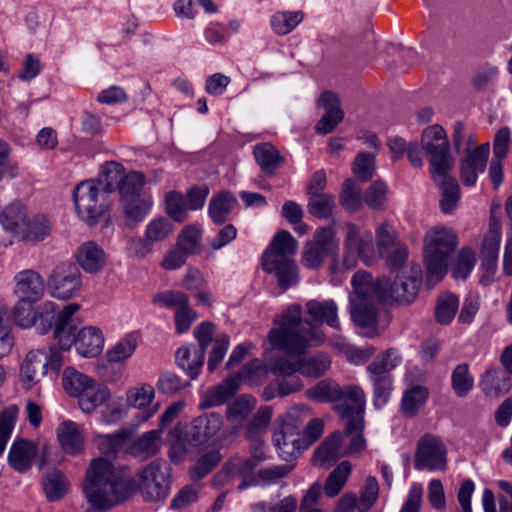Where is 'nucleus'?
Segmentation results:
<instances>
[{"label": "nucleus", "instance_id": "13d9d810", "mask_svg": "<svg viewBox=\"0 0 512 512\" xmlns=\"http://www.w3.org/2000/svg\"><path fill=\"white\" fill-rule=\"evenodd\" d=\"M271 417L272 409L270 407L264 406L259 408L245 428V437L253 440L263 434L267 430Z\"/></svg>", "mask_w": 512, "mask_h": 512}, {"label": "nucleus", "instance_id": "09e8293b", "mask_svg": "<svg viewBox=\"0 0 512 512\" xmlns=\"http://www.w3.org/2000/svg\"><path fill=\"white\" fill-rule=\"evenodd\" d=\"M146 177L138 171H130L125 173L116 191L122 200L141 197V191L145 184Z\"/></svg>", "mask_w": 512, "mask_h": 512}, {"label": "nucleus", "instance_id": "5fc2aeb1", "mask_svg": "<svg viewBox=\"0 0 512 512\" xmlns=\"http://www.w3.org/2000/svg\"><path fill=\"white\" fill-rule=\"evenodd\" d=\"M459 307L458 298L452 293L439 296L435 306V319L441 325L449 324Z\"/></svg>", "mask_w": 512, "mask_h": 512}, {"label": "nucleus", "instance_id": "c03bdc74", "mask_svg": "<svg viewBox=\"0 0 512 512\" xmlns=\"http://www.w3.org/2000/svg\"><path fill=\"white\" fill-rule=\"evenodd\" d=\"M351 469L349 461H342L333 469L322 488L326 496L335 497L341 492L351 473Z\"/></svg>", "mask_w": 512, "mask_h": 512}, {"label": "nucleus", "instance_id": "69168bd1", "mask_svg": "<svg viewBox=\"0 0 512 512\" xmlns=\"http://www.w3.org/2000/svg\"><path fill=\"white\" fill-rule=\"evenodd\" d=\"M166 213L173 220L183 222L187 218V207L184 196L176 191H171L165 197Z\"/></svg>", "mask_w": 512, "mask_h": 512}, {"label": "nucleus", "instance_id": "a878e982", "mask_svg": "<svg viewBox=\"0 0 512 512\" xmlns=\"http://www.w3.org/2000/svg\"><path fill=\"white\" fill-rule=\"evenodd\" d=\"M479 387L486 396L498 398L509 392L511 379L499 368H491L481 376Z\"/></svg>", "mask_w": 512, "mask_h": 512}, {"label": "nucleus", "instance_id": "f3484780", "mask_svg": "<svg viewBox=\"0 0 512 512\" xmlns=\"http://www.w3.org/2000/svg\"><path fill=\"white\" fill-rule=\"evenodd\" d=\"M489 143L481 144L460 161V178L465 186L475 185L478 173L483 172L489 157Z\"/></svg>", "mask_w": 512, "mask_h": 512}, {"label": "nucleus", "instance_id": "338daca9", "mask_svg": "<svg viewBox=\"0 0 512 512\" xmlns=\"http://www.w3.org/2000/svg\"><path fill=\"white\" fill-rule=\"evenodd\" d=\"M475 253L470 248H462L452 268L454 279H465L475 266Z\"/></svg>", "mask_w": 512, "mask_h": 512}, {"label": "nucleus", "instance_id": "c9c22d12", "mask_svg": "<svg viewBox=\"0 0 512 512\" xmlns=\"http://www.w3.org/2000/svg\"><path fill=\"white\" fill-rule=\"evenodd\" d=\"M291 469L292 467L289 465H277L260 469L254 475L250 476L249 479H242L237 489L243 491L250 486L272 483L278 479L284 478Z\"/></svg>", "mask_w": 512, "mask_h": 512}, {"label": "nucleus", "instance_id": "bb28decb", "mask_svg": "<svg viewBox=\"0 0 512 512\" xmlns=\"http://www.w3.org/2000/svg\"><path fill=\"white\" fill-rule=\"evenodd\" d=\"M74 346L81 356L96 357L103 350L104 337L97 327H84L78 331V338Z\"/></svg>", "mask_w": 512, "mask_h": 512}, {"label": "nucleus", "instance_id": "6ab92c4d", "mask_svg": "<svg viewBox=\"0 0 512 512\" xmlns=\"http://www.w3.org/2000/svg\"><path fill=\"white\" fill-rule=\"evenodd\" d=\"M48 370L47 354L43 350L30 351L20 368L22 386L29 390L46 375Z\"/></svg>", "mask_w": 512, "mask_h": 512}, {"label": "nucleus", "instance_id": "052dcab7", "mask_svg": "<svg viewBox=\"0 0 512 512\" xmlns=\"http://www.w3.org/2000/svg\"><path fill=\"white\" fill-rule=\"evenodd\" d=\"M137 344V336L135 334H128L108 350V361L117 363L128 359L135 351Z\"/></svg>", "mask_w": 512, "mask_h": 512}, {"label": "nucleus", "instance_id": "0e129e2a", "mask_svg": "<svg viewBox=\"0 0 512 512\" xmlns=\"http://www.w3.org/2000/svg\"><path fill=\"white\" fill-rule=\"evenodd\" d=\"M221 455L218 451L212 450L201 456L195 465L190 469V477L193 480H200L208 475L220 462Z\"/></svg>", "mask_w": 512, "mask_h": 512}, {"label": "nucleus", "instance_id": "774afa93", "mask_svg": "<svg viewBox=\"0 0 512 512\" xmlns=\"http://www.w3.org/2000/svg\"><path fill=\"white\" fill-rule=\"evenodd\" d=\"M387 185L382 181L373 182L364 194V201L371 209H381L386 201Z\"/></svg>", "mask_w": 512, "mask_h": 512}, {"label": "nucleus", "instance_id": "a18cd8bd", "mask_svg": "<svg viewBox=\"0 0 512 512\" xmlns=\"http://www.w3.org/2000/svg\"><path fill=\"white\" fill-rule=\"evenodd\" d=\"M125 174L124 167L118 162H107L102 169L99 179L95 180L102 191L107 195L115 192Z\"/></svg>", "mask_w": 512, "mask_h": 512}, {"label": "nucleus", "instance_id": "7c9ffc66", "mask_svg": "<svg viewBox=\"0 0 512 512\" xmlns=\"http://www.w3.org/2000/svg\"><path fill=\"white\" fill-rule=\"evenodd\" d=\"M237 200L235 196L229 191H221L212 196L208 206V214L216 225L224 224L233 208L235 207Z\"/></svg>", "mask_w": 512, "mask_h": 512}, {"label": "nucleus", "instance_id": "c756f323", "mask_svg": "<svg viewBox=\"0 0 512 512\" xmlns=\"http://www.w3.org/2000/svg\"><path fill=\"white\" fill-rule=\"evenodd\" d=\"M432 178L442 190L441 211L445 214L452 213L456 209L460 198V188L457 180L451 176V171H446L443 177L432 175Z\"/></svg>", "mask_w": 512, "mask_h": 512}, {"label": "nucleus", "instance_id": "dca6fc26", "mask_svg": "<svg viewBox=\"0 0 512 512\" xmlns=\"http://www.w3.org/2000/svg\"><path fill=\"white\" fill-rule=\"evenodd\" d=\"M14 294L19 299L38 302L45 292V281L35 270L26 269L14 276Z\"/></svg>", "mask_w": 512, "mask_h": 512}, {"label": "nucleus", "instance_id": "58836bf2", "mask_svg": "<svg viewBox=\"0 0 512 512\" xmlns=\"http://www.w3.org/2000/svg\"><path fill=\"white\" fill-rule=\"evenodd\" d=\"M122 202L125 225L129 229H134L146 217L151 202L141 197L122 200Z\"/></svg>", "mask_w": 512, "mask_h": 512}, {"label": "nucleus", "instance_id": "4c0bfd02", "mask_svg": "<svg viewBox=\"0 0 512 512\" xmlns=\"http://www.w3.org/2000/svg\"><path fill=\"white\" fill-rule=\"evenodd\" d=\"M51 231V221L45 215L37 214L28 219L21 234L25 241L38 243L45 240L51 234Z\"/></svg>", "mask_w": 512, "mask_h": 512}, {"label": "nucleus", "instance_id": "f704fd0d", "mask_svg": "<svg viewBox=\"0 0 512 512\" xmlns=\"http://www.w3.org/2000/svg\"><path fill=\"white\" fill-rule=\"evenodd\" d=\"M342 443L343 437L341 433L335 432L331 434L316 449L314 461L320 466H326L331 462H335L342 455Z\"/></svg>", "mask_w": 512, "mask_h": 512}, {"label": "nucleus", "instance_id": "39448f33", "mask_svg": "<svg viewBox=\"0 0 512 512\" xmlns=\"http://www.w3.org/2000/svg\"><path fill=\"white\" fill-rule=\"evenodd\" d=\"M73 200L78 216L93 226L104 218L109 210L106 194L95 180L80 182L73 191Z\"/></svg>", "mask_w": 512, "mask_h": 512}, {"label": "nucleus", "instance_id": "b1692460", "mask_svg": "<svg viewBox=\"0 0 512 512\" xmlns=\"http://www.w3.org/2000/svg\"><path fill=\"white\" fill-rule=\"evenodd\" d=\"M57 437L62 449L70 455H77L84 449V430L73 421L62 422L57 428Z\"/></svg>", "mask_w": 512, "mask_h": 512}, {"label": "nucleus", "instance_id": "2eb2a0df", "mask_svg": "<svg viewBox=\"0 0 512 512\" xmlns=\"http://www.w3.org/2000/svg\"><path fill=\"white\" fill-rule=\"evenodd\" d=\"M80 310V305L70 303L63 307L52 321L54 339L57 340L60 350L68 351L75 345L80 330V321L75 314Z\"/></svg>", "mask_w": 512, "mask_h": 512}, {"label": "nucleus", "instance_id": "de8ad7c7", "mask_svg": "<svg viewBox=\"0 0 512 512\" xmlns=\"http://www.w3.org/2000/svg\"><path fill=\"white\" fill-rule=\"evenodd\" d=\"M428 395L429 392L427 388L420 385H415L406 390L401 402L402 413L407 417H414L417 415L419 409L424 405L428 398Z\"/></svg>", "mask_w": 512, "mask_h": 512}, {"label": "nucleus", "instance_id": "f8f14e48", "mask_svg": "<svg viewBox=\"0 0 512 512\" xmlns=\"http://www.w3.org/2000/svg\"><path fill=\"white\" fill-rule=\"evenodd\" d=\"M30 300L19 299L13 307V317L15 323L21 328H30L36 325V329L45 334L52 328V321L55 317L57 305L54 302H45L41 311H35Z\"/></svg>", "mask_w": 512, "mask_h": 512}, {"label": "nucleus", "instance_id": "20e7f679", "mask_svg": "<svg viewBox=\"0 0 512 512\" xmlns=\"http://www.w3.org/2000/svg\"><path fill=\"white\" fill-rule=\"evenodd\" d=\"M457 247L456 234L445 227L436 226L424 239V262L427 281L435 285L447 273V262Z\"/></svg>", "mask_w": 512, "mask_h": 512}, {"label": "nucleus", "instance_id": "4d7b16f0", "mask_svg": "<svg viewBox=\"0 0 512 512\" xmlns=\"http://www.w3.org/2000/svg\"><path fill=\"white\" fill-rule=\"evenodd\" d=\"M92 380L93 379L76 371L74 368L67 367L63 373L62 385L68 394L78 397Z\"/></svg>", "mask_w": 512, "mask_h": 512}, {"label": "nucleus", "instance_id": "79ce46f5", "mask_svg": "<svg viewBox=\"0 0 512 512\" xmlns=\"http://www.w3.org/2000/svg\"><path fill=\"white\" fill-rule=\"evenodd\" d=\"M336 207L335 197L330 193L308 196L307 211L317 219H328Z\"/></svg>", "mask_w": 512, "mask_h": 512}, {"label": "nucleus", "instance_id": "4468645a", "mask_svg": "<svg viewBox=\"0 0 512 512\" xmlns=\"http://www.w3.org/2000/svg\"><path fill=\"white\" fill-rule=\"evenodd\" d=\"M50 294L61 300H68L79 294L82 276L79 268L72 263L57 265L48 277Z\"/></svg>", "mask_w": 512, "mask_h": 512}, {"label": "nucleus", "instance_id": "5701e85b", "mask_svg": "<svg viewBox=\"0 0 512 512\" xmlns=\"http://www.w3.org/2000/svg\"><path fill=\"white\" fill-rule=\"evenodd\" d=\"M37 452V445L33 441L16 439L9 450L8 463L15 471L23 473L30 469Z\"/></svg>", "mask_w": 512, "mask_h": 512}, {"label": "nucleus", "instance_id": "a19ab883", "mask_svg": "<svg viewBox=\"0 0 512 512\" xmlns=\"http://www.w3.org/2000/svg\"><path fill=\"white\" fill-rule=\"evenodd\" d=\"M339 203L344 210L353 213L363 206L362 188L354 179H346L342 184Z\"/></svg>", "mask_w": 512, "mask_h": 512}, {"label": "nucleus", "instance_id": "393cba45", "mask_svg": "<svg viewBox=\"0 0 512 512\" xmlns=\"http://www.w3.org/2000/svg\"><path fill=\"white\" fill-rule=\"evenodd\" d=\"M77 263L87 273H97L106 264L104 250L96 242L88 241L79 246L75 254Z\"/></svg>", "mask_w": 512, "mask_h": 512}, {"label": "nucleus", "instance_id": "49530a36", "mask_svg": "<svg viewBox=\"0 0 512 512\" xmlns=\"http://www.w3.org/2000/svg\"><path fill=\"white\" fill-rule=\"evenodd\" d=\"M304 19L302 11H279L271 16L270 24L277 35H287Z\"/></svg>", "mask_w": 512, "mask_h": 512}, {"label": "nucleus", "instance_id": "ddd939ff", "mask_svg": "<svg viewBox=\"0 0 512 512\" xmlns=\"http://www.w3.org/2000/svg\"><path fill=\"white\" fill-rule=\"evenodd\" d=\"M414 466L417 470L445 471L447 469V449L439 437L425 434L418 440Z\"/></svg>", "mask_w": 512, "mask_h": 512}, {"label": "nucleus", "instance_id": "f03ea898", "mask_svg": "<svg viewBox=\"0 0 512 512\" xmlns=\"http://www.w3.org/2000/svg\"><path fill=\"white\" fill-rule=\"evenodd\" d=\"M306 314L311 320L302 317V308L298 304L290 305L279 320V327L268 334L271 345L290 354H305L310 347L318 346L325 340L320 329L322 323L339 329L337 306L332 300H310L305 305Z\"/></svg>", "mask_w": 512, "mask_h": 512}, {"label": "nucleus", "instance_id": "8fccbe9b", "mask_svg": "<svg viewBox=\"0 0 512 512\" xmlns=\"http://www.w3.org/2000/svg\"><path fill=\"white\" fill-rule=\"evenodd\" d=\"M128 437V433L121 430L113 434L99 435L95 437L94 442L101 454L114 456L123 449Z\"/></svg>", "mask_w": 512, "mask_h": 512}, {"label": "nucleus", "instance_id": "9d476101", "mask_svg": "<svg viewBox=\"0 0 512 512\" xmlns=\"http://www.w3.org/2000/svg\"><path fill=\"white\" fill-rule=\"evenodd\" d=\"M346 237L344 240L343 265L352 269L360 258L366 265L374 260V240L371 232H361L354 223L346 225Z\"/></svg>", "mask_w": 512, "mask_h": 512}, {"label": "nucleus", "instance_id": "603ef678", "mask_svg": "<svg viewBox=\"0 0 512 512\" xmlns=\"http://www.w3.org/2000/svg\"><path fill=\"white\" fill-rule=\"evenodd\" d=\"M287 356L274 357L269 361L268 370L277 376H293L301 370V358L291 359L292 356L302 354H290L283 350Z\"/></svg>", "mask_w": 512, "mask_h": 512}, {"label": "nucleus", "instance_id": "f257e3e1", "mask_svg": "<svg viewBox=\"0 0 512 512\" xmlns=\"http://www.w3.org/2000/svg\"><path fill=\"white\" fill-rule=\"evenodd\" d=\"M421 282V268L414 266L408 275L397 276L392 283L374 281L366 271H357L352 279V292L349 294L350 314L353 322L362 329H368L367 337L379 335L376 328L378 317V300L391 299L407 305L413 302L418 294Z\"/></svg>", "mask_w": 512, "mask_h": 512}, {"label": "nucleus", "instance_id": "2f4dec72", "mask_svg": "<svg viewBox=\"0 0 512 512\" xmlns=\"http://www.w3.org/2000/svg\"><path fill=\"white\" fill-rule=\"evenodd\" d=\"M161 429L145 432L129 447V453L139 460L154 456L161 448Z\"/></svg>", "mask_w": 512, "mask_h": 512}, {"label": "nucleus", "instance_id": "680f3d73", "mask_svg": "<svg viewBox=\"0 0 512 512\" xmlns=\"http://www.w3.org/2000/svg\"><path fill=\"white\" fill-rule=\"evenodd\" d=\"M173 232V225L166 217H158L148 223L145 230V238L149 243L161 242L167 239Z\"/></svg>", "mask_w": 512, "mask_h": 512}, {"label": "nucleus", "instance_id": "aec40b11", "mask_svg": "<svg viewBox=\"0 0 512 512\" xmlns=\"http://www.w3.org/2000/svg\"><path fill=\"white\" fill-rule=\"evenodd\" d=\"M318 105L325 108L326 113L315 125V130L318 134L323 135L331 133L344 118V112L340 108V100L335 93L325 91L320 95Z\"/></svg>", "mask_w": 512, "mask_h": 512}, {"label": "nucleus", "instance_id": "3c124183", "mask_svg": "<svg viewBox=\"0 0 512 512\" xmlns=\"http://www.w3.org/2000/svg\"><path fill=\"white\" fill-rule=\"evenodd\" d=\"M331 366V359L325 353H317L307 358H301L300 374L310 378L324 375Z\"/></svg>", "mask_w": 512, "mask_h": 512}, {"label": "nucleus", "instance_id": "c85d7f7f", "mask_svg": "<svg viewBox=\"0 0 512 512\" xmlns=\"http://www.w3.org/2000/svg\"><path fill=\"white\" fill-rule=\"evenodd\" d=\"M256 407V399L250 395H241L226 409V419L233 425V433H238L243 422L250 416Z\"/></svg>", "mask_w": 512, "mask_h": 512}, {"label": "nucleus", "instance_id": "473e14b6", "mask_svg": "<svg viewBox=\"0 0 512 512\" xmlns=\"http://www.w3.org/2000/svg\"><path fill=\"white\" fill-rule=\"evenodd\" d=\"M253 154L262 172L269 176L273 175L284 162L279 151L270 143H262L254 146Z\"/></svg>", "mask_w": 512, "mask_h": 512}, {"label": "nucleus", "instance_id": "37998d69", "mask_svg": "<svg viewBox=\"0 0 512 512\" xmlns=\"http://www.w3.org/2000/svg\"><path fill=\"white\" fill-rule=\"evenodd\" d=\"M267 459V455L263 450V446L261 443L255 444L250 449V456L242 459L239 456H234L231 458L232 461H235V466L239 471V475L242 476L243 479H246L255 473H253L254 469L260 466Z\"/></svg>", "mask_w": 512, "mask_h": 512}, {"label": "nucleus", "instance_id": "1a4fd4ad", "mask_svg": "<svg viewBox=\"0 0 512 512\" xmlns=\"http://www.w3.org/2000/svg\"><path fill=\"white\" fill-rule=\"evenodd\" d=\"M306 396L318 402H337L336 406L346 404L349 407L365 405V393L357 385L340 387L337 383L322 380L306 391Z\"/></svg>", "mask_w": 512, "mask_h": 512}, {"label": "nucleus", "instance_id": "0eeeda50", "mask_svg": "<svg viewBox=\"0 0 512 512\" xmlns=\"http://www.w3.org/2000/svg\"><path fill=\"white\" fill-rule=\"evenodd\" d=\"M301 413L310 416V409L307 406L292 408L282 419L279 429L273 434V442L279 457L285 461L292 460L300 451L301 424L297 423V419Z\"/></svg>", "mask_w": 512, "mask_h": 512}, {"label": "nucleus", "instance_id": "72a5a7b5", "mask_svg": "<svg viewBox=\"0 0 512 512\" xmlns=\"http://www.w3.org/2000/svg\"><path fill=\"white\" fill-rule=\"evenodd\" d=\"M28 221V210L20 202H13L0 213V223L6 229L22 233Z\"/></svg>", "mask_w": 512, "mask_h": 512}, {"label": "nucleus", "instance_id": "bf43d9fd", "mask_svg": "<svg viewBox=\"0 0 512 512\" xmlns=\"http://www.w3.org/2000/svg\"><path fill=\"white\" fill-rule=\"evenodd\" d=\"M18 413L19 409L16 405H10L0 412V455H2L6 449Z\"/></svg>", "mask_w": 512, "mask_h": 512}, {"label": "nucleus", "instance_id": "e433bc0d", "mask_svg": "<svg viewBox=\"0 0 512 512\" xmlns=\"http://www.w3.org/2000/svg\"><path fill=\"white\" fill-rule=\"evenodd\" d=\"M205 354L203 350H195L193 353L188 347H181L177 350L175 360L179 368L187 372L189 379L194 380L200 373L204 364Z\"/></svg>", "mask_w": 512, "mask_h": 512}, {"label": "nucleus", "instance_id": "cd10ccee", "mask_svg": "<svg viewBox=\"0 0 512 512\" xmlns=\"http://www.w3.org/2000/svg\"><path fill=\"white\" fill-rule=\"evenodd\" d=\"M109 398L110 391L108 387L92 380L78 396V405L84 413L91 414Z\"/></svg>", "mask_w": 512, "mask_h": 512}, {"label": "nucleus", "instance_id": "423d86ee", "mask_svg": "<svg viewBox=\"0 0 512 512\" xmlns=\"http://www.w3.org/2000/svg\"><path fill=\"white\" fill-rule=\"evenodd\" d=\"M422 149L429 156L431 175L443 177L446 171H452L454 158L445 129L440 125H431L424 129L421 137Z\"/></svg>", "mask_w": 512, "mask_h": 512}, {"label": "nucleus", "instance_id": "6e6d98bb", "mask_svg": "<svg viewBox=\"0 0 512 512\" xmlns=\"http://www.w3.org/2000/svg\"><path fill=\"white\" fill-rule=\"evenodd\" d=\"M452 389L458 397H465L472 390L474 379L466 363L458 364L451 374Z\"/></svg>", "mask_w": 512, "mask_h": 512}, {"label": "nucleus", "instance_id": "7ed1b4c3", "mask_svg": "<svg viewBox=\"0 0 512 512\" xmlns=\"http://www.w3.org/2000/svg\"><path fill=\"white\" fill-rule=\"evenodd\" d=\"M298 243L286 230L278 231L261 258L264 271L274 273L278 285L286 290L299 281L298 267L291 256L296 252Z\"/></svg>", "mask_w": 512, "mask_h": 512}, {"label": "nucleus", "instance_id": "4be33fe9", "mask_svg": "<svg viewBox=\"0 0 512 512\" xmlns=\"http://www.w3.org/2000/svg\"><path fill=\"white\" fill-rule=\"evenodd\" d=\"M222 426V417L220 414L212 412L196 417L189 427L186 436L193 445L197 446L205 443L214 436Z\"/></svg>", "mask_w": 512, "mask_h": 512}, {"label": "nucleus", "instance_id": "ea45409f", "mask_svg": "<svg viewBox=\"0 0 512 512\" xmlns=\"http://www.w3.org/2000/svg\"><path fill=\"white\" fill-rule=\"evenodd\" d=\"M400 362L401 357L398 352L394 348H389L384 353L377 356L366 369L371 379L381 376H391V370Z\"/></svg>", "mask_w": 512, "mask_h": 512}, {"label": "nucleus", "instance_id": "a211bd4d", "mask_svg": "<svg viewBox=\"0 0 512 512\" xmlns=\"http://www.w3.org/2000/svg\"><path fill=\"white\" fill-rule=\"evenodd\" d=\"M500 243L501 224L493 220L489 224L480 250L481 267L488 276L494 275L496 271Z\"/></svg>", "mask_w": 512, "mask_h": 512}, {"label": "nucleus", "instance_id": "e2e57ef3", "mask_svg": "<svg viewBox=\"0 0 512 512\" xmlns=\"http://www.w3.org/2000/svg\"><path fill=\"white\" fill-rule=\"evenodd\" d=\"M328 256L335 255L339 248L336 234L331 227H319L315 230L313 240H310Z\"/></svg>", "mask_w": 512, "mask_h": 512}, {"label": "nucleus", "instance_id": "9b49d317", "mask_svg": "<svg viewBox=\"0 0 512 512\" xmlns=\"http://www.w3.org/2000/svg\"><path fill=\"white\" fill-rule=\"evenodd\" d=\"M335 410L342 419L347 420L342 434V444L346 445L344 454L354 455L360 453L366 446L363 436L365 405L349 407L346 404H341L336 406Z\"/></svg>", "mask_w": 512, "mask_h": 512}, {"label": "nucleus", "instance_id": "412c9836", "mask_svg": "<svg viewBox=\"0 0 512 512\" xmlns=\"http://www.w3.org/2000/svg\"><path fill=\"white\" fill-rule=\"evenodd\" d=\"M240 379L228 377L218 385L208 388L201 396L200 409H208L220 406L228 402L239 390Z\"/></svg>", "mask_w": 512, "mask_h": 512}, {"label": "nucleus", "instance_id": "864d4df0", "mask_svg": "<svg viewBox=\"0 0 512 512\" xmlns=\"http://www.w3.org/2000/svg\"><path fill=\"white\" fill-rule=\"evenodd\" d=\"M67 484V479L62 472L58 470L47 472L43 480V488L47 499L55 501L62 498L67 491Z\"/></svg>", "mask_w": 512, "mask_h": 512}, {"label": "nucleus", "instance_id": "6e6552de", "mask_svg": "<svg viewBox=\"0 0 512 512\" xmlns=\"http://www.w3.org/2000/svg\"><path fill=\"white\" fill-rule=\"evenodd\" d=\"M139 488L149 501H160L167 497L171 486L170 467L165 461L154 460L136 473Z\"/></svg>", "mask_w": 512, "mask_h": 512}]
</instances>
